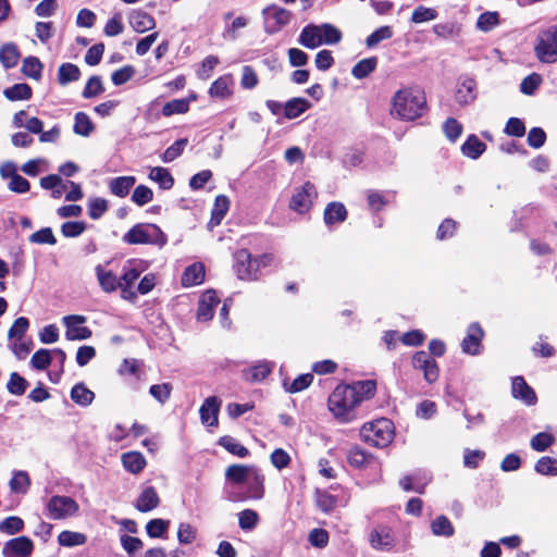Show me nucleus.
I'll return each mask as SVG.
<instances>
[{
	"instance_id": "1",
	"label": "nucleus",
	"mask_w": 557,
	"mask_h": 557,
	"mask_svg": "<svg viewBox=\"0 0 557 557\" xmlns=\"http://www.w3.org/2000/svg\"><path fill=\"white\" fill-rule=\"evenodd\" d=\"M426 110L424 91L417 86L398 89L391 100V114L401 121H414Z\"/></svg>"
},
{
	"instance_id": "2",
	"label": "nucleus",
	"mask_w": 557,
	"mask_h": 557,
	"mask_svg": "<svg viewBox=\"0 0 557 557\" xmlns=\"http://www.w3.org/2000/svg\"><path fill=\"white\" fill-rule=\"evenodd\" d=\"M358 406L357 392L350 388V385H338L327 400L330 412L341 423L351 422L355 419V409Z\"/></svg>"
},
{
	"instance_id": "3",
	"label": "nucleus",
	"mask_w": 557,
	"mask_h": 557,
	"mask_svg": "<svg viewBox=\"0 0 557 557\" xmlns=\"http://www.w3.org/2000/svg\"><path fill=\"white\" fill-rule=\"evenodd\" d=\"M123 242L128 245H154L163 247L166 242V235L156 224L139 223L134 225L123 235Z\"/></svg>"
},
{
	"instance_id": "4",
	"label": "nucleus",
	"mask_w": 557,
	"mask_h": 557,
	"mask_svg": "<svg viewBox=\"0 0 557 557\" xmlns=\"http://www.w3.org/2000/svg\"><path fill=\"white\" fill-rule=\"evenodd\" d=\"M360 436L374 447H386L394 438L393 422L386 418L368 422L362 425Z\"/></svg>"
},
{
	"instance_id": "5",
	"label": "nucleus",
	"mask_w": 557,
	"mask_h": 557,
	"mask_svg": "<svg viewBox=\"0 0 557 557\" xmlns=\"http://www.w3.org/2000/svg\"><path fill=\"white\" fill-rule=\"evenodd\" d=\"M234 259L237 277L243 281H255L258 278L260 268L269 265L272 257L263 255L252 258L247 249H240L235 252Z\"/></svg>"
},
{
	"instance_id": "6",
	"label": "nucleus",
	"mask_w": 557,
	"mask_h": 557,
	"mask_svg": "<svg viewBox=\"0 0 557 557\" xmlns=\"http://www.w3.org/2000/svg\"><path fill=\"white\" fill-rule=\"evenodd\" d=\"M317 198L318 191L314 184L307 181L294 189L289 201V209L299 214H305L310 211Z\"/></svg>"
},
{
	"instance_id": "7",
	"label": "nucleus",
	"mask_w": 557,
	"mask_h": 557,
	"mask_svg": "<svg viewBox=\"0 0 557 557\" xmlns=\"http://www.w3.org/2000/svg\"><path fill=\"white\" fill-rule=\"evenodd\" d=\"M535 53L542 62L552 63L557 60V25L540 33Z\"/></svg>"
},
{
	"instance_id": "8",
	"label": "nucleus",
	"mask_w": 557,
	"mask_h": 557,
	"mask_svg": "<svg viewBox=\"0 0 557 557\" xmlns=\"http://www.w3.org/2000/svg\"><path fill=\"white\" fill-rule=\"evenodd\" d=\"M47 510L51 519L64 520L76 516L79 505L70 496L55 495L48 500Z\"/></svg>"
},
{
	"instance_id": "9",
	"label": "nucleus",
	"mask_w": 557,
	"mask_h": 557,
	"mask_svg": "<svg viewBox=\"0 0 557 557\" xmlns=\"http://www.w3.org/2000/svg\"><path fill=\"white\" fill-rule=\"evenodd\" d=\"M262 16L265 33L276 34L290 23L293 13L285 8L271 4L262 10Z\"/></svg>"
},
{
	"instance_id": "10",
	"label": "nucleus",
	"mask_w": 557,
	"mask_h": 557,
	"mask_svg": "<svg viewBox=\"0 0 557 557\" xmlns=\"http://www.w3.org/2000/svg\"><path fill=\"white\" fill-rule=\"evenodd\" d=\"M87 319L85 315L72 314L65 315L62 323L65 326V338L67 341H84L91 336V330L85 325Z\"/></svg>"
},
{
	"instance_id": "11",
	"label": "nucleus",
	"mask_w": 557,
	"mask_h": 557,
	"mask_svg": "<svg viewBox=\"0 0 557 557\" xmlns=\"http://www.w3.org/2000/svg\"><path fill=\"white\" fill-rule=\"evenodd\" d=\"M369 544L375 550H392L396 544L392 528L385 524L375 525L369 533Z\"/></svg>"
},
{
	"instance_id": "12",
	"label": "nucleus",
	"mask_w": 557,
	"mask_h": 557,
	"mask_svg": "<svg viewBox=\"0 0 557 557\" xmlns=\"http://www.w3.org/2000/svg\"><path fill=\"white\" fill-rule=\"evenodd\" d=\"M245 485L247 486V497L251 499H261L264 495V475L261 471L256 467L249 479L246 481ZM246 496L244 495H230L228 499L233 502L244 500Z\"/></svg>"
},
{
	"instance_id": "13",
	"label": "nucleus",
	"mask_w": 557,
	"mask_h": 557,
	"mask_svg": "<svg viewBox=\"0 0 557 557\" xmlns=\"http://www.w3.org/2000/svg\"><path fill=\"white\" fill-rule=\"evenodd\" d=\"M34 550V543L27 536H18L8 541L2 547L4 557H29Z\"/></svg>"
},
{
	"instance_id": "14",
	"label": "nucleus",
	"mask_w": 557,
	"mask_h": 557,
	"mask_svg": "<svg viewBox=\"0 0 557 557\" xmlns=\"http://www.w3.org/2000/svg\"><path fill=\"white\" fill-rule=\"evenodd\" d=\"M222 401L216 396L206 398L200 406L199 414L201 423L209 428H215L219 424V412Z\"/></svg>"
},
{
	"instance_id": "15",
	"label": "nucleus",
	"mask_w": 557,
	"mask_h": 557,
	"mask_svg": "<svg viewBox=\"0 0 557 557\" xmlns=\"http://www.w3.org/2000/svg\"><path fill=\"white\" fill-rule=\"evenodd\" d=\"M484 336V332L479 323H471L468 326L467 335L462 339L461 348L465 354L479 355L481 352V342Z\"/></svg>"
},
{
	"instance_id": "16",
	"label": "nucleus",
	"mask_w": 557,
	"mask_h": 557,
	"mask_svg": "<svg viewBox=\"0 0 557 557\" xmlns=\"http://www.w3.org/2000/svg\"><path fill=\"white\" fill-rule=\"evenodd\" d=\"M220 304V298L214 290H207L202 294L198 310L197 319L199 321H209L213 317L214 308Z\"/></svg>"
},
{
	"instance_id": "17",
	"label": "nucleus",
	"mask_w": 557,
	"mask_h": 557,
	"mask_svg": "<svg viewBox=\"0 0 557 557\" xmlns=\"http://www.w3.org/2000/svg\"><path fill=\"white\" fill-rule=\"evenodd\" d=\"M511 392L515 398L522 400L528 406L536 403L534 389L527 384L522 376H516L512 380Z\"/></svg>"
},
{
	"instance_id": "18",
	"label": "nucleus",
	"mask_w": 557,
	"mask_h": 557,
	"mask_svg": "<svg viewBox=\"0 0 557 557\" xmlns=\"http://www.w3.org/2000/svg\"><path fill=\"white\" fill-rule=\"evenodd\" d=\"M476 83L471 77H461L458 83L456 99L459 104H469L475 97Z\"/></svg>"
},
{
	"instance_id": "19",
	"label": "nucleus",
	"mask_w": 557,
	"mask_h": 557,
	"mask_svg": "<svg viewBox=\"0 0 557 557\" xmlns=\"http://www.w3.org/2000/svg\"><path fill=\"white\" fill-rule=\"evenodd\" d=\"M234 81L232 75L226 74L215 79L209 88V95L213 98L226 99L232 96Z\"/></svg>"
},
{
	"instance_id": "20",
	"label": "nucleus",
	"mask_w": 557,
	"mask_h": 557,
	"mask_svg": "<svg viewBox=\"0 0 557 557\" xmlns=\"http://www.w3.org/2000/svg\"><path fill=\"white\" fill-rule=\"evenodd\" d=\"M255 468V466L232 465L227 467L225 471V478L232 484L245 485Z\"/></svg>"
},
{
	"instance_id": "21",
	"label": "nucleus",
	"mask_w": 557,
	"mask_h": 557,
	"mask_svg": "<svg viewBox=\"0 0 557 557\" xmlns=\"http://www.w3.org/2000/svg\"><path fill=\"white\" fill-rule=\"evenodd\" d=\"M121 461L124 469L132 474L140 473L147 465L146 458L139 451H127L122 454Z\"/></svg>"
},
{
	"instance_id": "22",
	"label": "nucleus",
	"mask_w": 557,
	"mask_h": 557,
	"mask_svg": "<svg viewBox=\"0 0 557 557\" xmlns=\"http://www.w3.org/2000/svg\"><path fill=\"white\" fill-rule=\"evenodd\" d=\"M298 42L308 49H315L323 45L320 27L313 24L304 27L299 35Z\"/></svg>"
},
{
	"instance_id": "23",
	"label": "nucleus",
	"mask_w": 557,
	"mask_h": 557,
	"mask_svg": "<svg viewBox=\"0 0 557 557\" xmlns=\"http://www.w3.org/2000/svg\"><path fill=\"white\" fill-rule=\"evenodd\" d=\"M129 24L135 32L145 33L154 28L156 21L150 14L135 10L129 14Z\"/></svg>"
},
{
	"instance_id": "24",
	"label": "nucleus",
	"mask_w": 557,
	"mask_h": 557,
	"mask_svg": "<svg viewBox=\"0 0 557 557\" xmlns=\"http://www.w3.org/2000/svg\"><path fill=\"white\" fill-rule=\"evenodd\" d=\"M95 271L99 285L103 292L112 293L119 288L120 280H117L112 271L104 269L100 264L96 267Z\"/></svg>"
},
{
	"instance_id": "25",
	"label": "nucleus",
	"mask_w": 557,
	"mask_h": 557,
	"mask_svg": "<svg viewBox=\"0 0 557 557\" xmlns=\"http://www.w3.org/2000/svg\"><path fill=\"white\" fill-rule=\"evenodd\" d=\"M141 263L137 260H128L123 265V274L120 278V286H133L143 272Z\"/></svg>"
},
{
	"instance_id": "26",
	"label": "nucleus",
	"mask_w": 557,
	"mask_h": 557,
	"mask_svg": "<svg viewBox=\"0 0 557 557\" xmlns=\"http://www.w3.org/2000/svg\"><path fill=\"white\" fill-rule=\"evenodd\" d=\"M347 218V210L342 202H330L323 214V219L326 225H333L335 223L344 222Z\"/></svg>"
},
{
	"instance_id": "27",
	"label": "nucleus",
	"mask_w": 557,
	"mask_h": 557,
	"mask_svg": "<svg viewBox=\"0 0 557 557\" xmlns=\"http://www.w3.org/2000/svg\"><path fill=\"white\" fill-rule=\"evenodd\" d=\"M159 496L152 486L144 488L137 498L136 508L141 512H148L158 507Z\"/></svg>"
},
{
	"instance_id": "28",
	"label": "nucleus",
	"mask_w": 557,
	"mask_h": 557,
	"mask_svg": "<svg viewBox=\"0 0 557 557\" xmlns=\"http://www.w3.org/2000/svg\"><path fill=\"white\" fill-rule=\"evenodd\" d=\"M205 280V267L201 263H194L186 268L182 275V284L185 287L199 285Z\"/></svg>"
},
{
	"instance_id": "29",
	"label": "nucleus",
	"mask_w": 557,
	"mask_h": 557,
	"mask_svg": "<svg viewBox=\"0 0 557 557\" xmlns=\"http://www.w3.org/2000/svg\"><path fill=\"white\" fill-rule=\"evenodd\" d=\"M311 108V103L305 98H293L284 104V115L288 120L296 119Z\"/></svg>"
},
{
	"instance_id": "30",
	"label": "nucleus",
	"mask_w": 557,
	"mask_h": 557,
	"mask_svg": "<svg viewBox=\"0 0 557 557\" xmlns=\"http://www.w3.org/2000/svg\"><path fill=\"white\" fill-rule=\"evenodd\" d=\"M135 183L134 176H119L109 182V189L113 195L123 198L128 195Z\"/></svg>"
},
{
	"instance_id": "31",
	"label": "nucleus",
	"mask_w": 557,
	"mask_h": 557,
	"mask_svg": "<svg viewBox=\"0 0 557 557\" xmlns=\"http://www.w3.org/2000/svg\"><path fill=\"white\" fill-rule=\"evenodd\" d=\"M228 209H230V199L224 195L218 196L214 200L209 225L211 227L218 226L221 223V221L224 219Z\"/></svg>"
},
{
	"instance_id": "32",
	"label": "nucleus",
	"mask_w": 557,
	"mask_h": 557,
	"mask_svg": "<svg viewBox=\"0 0 557 557\" xmlns=\"http://www.w3.org/2000/svg\"><path fill=\"white\" fill-rule=\"evenodd\" d=\"M71 399L82 407H87L94 401L95 393L84 383H77L71 389Z\"/></svg>"
},
{
	"instance_id": "33",
	"label": "nucleus",
	"mask_w": 557,
	"mask_h": 557,
	"mask_svg": "<svg viewBox=\"0 0 557 557\" xmlns=\"http://www.w3.org/2000/svg\"><path fill=\"white\" fill-rule=\"evenodd\" d=\"M273 366L269 362H260L244 371V379L256 383L263 381L272 371Z\"/></svg>"
},
{
	"instance_id": "34",
	"label": "nucleus",
	"mask_w": 557,
	"mask_h": 557,
	"mask_svg": "<svg viewBox=\"0 0 557 557\" xmlns=\"http://www.w3.org/2000/svg\"><path fill=\"white\" fill-rule=\"evenodd\" d=\"M79 77L81 70L73 63H62L58 70V82L62 86H65L72 82H76L79 79Z\"/></svg>"
},
{
	"instance_id": "35",
	"label": "nucleus",
	"mask_w": 557,
	"mask_h": 557,
	"mask_svg": "<svg viewBox=\"0 0 557 557\" xmlns=\"http://www.w3.org/2000/svg\"><path fill=\"white\" fill-rule=\"evenodd\" d=\"M9 485L11 492L16 494H26L30 487V478L26 471H13Z\"/></svg>"
},
{
	"instance_id": "36",
	"label": "nucleus",
	"mask_w": 557,
	"mask_h": 557,
	"mask_svg": "<svg viewBox=\"0 0 557 557\" xmlns=\"http://www.w3.org/2000/svg\"><path fill=\"white\" fill-rule=\"evenodd\" d=\"M486 149V145L475 135H470L461 146L462 153L471 159H478Z\"/></svg>"
},
{
	"instance_id": "37",
	"label": "nucleus",
	"mask_w": 557,
	"mask_h": 557,
	"mask_svg": "<svg viewBox=\"0 0 557 557\" xmlns=\"http://www.w3.org/2000/svg\"><path fill=\"white\" fill-rule=\"evenodd\" d=\"M87 542L84 533L64 530L58 535V543L63 547L82 546Z\"/></svg>"
},
{
	"instance_id": "38",
	"label": "nucleus",
	"mask_w": 557,
	"mask_h": 557,
	"mask_svg": "<svg viewBox=\"0 0 557 557\" xmlns=\"http://www.w3.org/2000/svg\"><path fill=\"white\" fill-rule=\"evenodd\" d=\"M373 457L358 446L351 447L347 453V461L355 468H362L371 463Z\"/></svg>"
},
{
	"instance_id": "39",
	"label": "nucleus",
	"mask_w": 557,
	"mask_h": 557,
	"mask_svg": "<svg viewBox=\"0 0 557 557\" xmlns=\"http://www.w3.org/2000/svg\"><path fill=\"white\" fill-rule=\"evenodd\" d=\"M149 178L158 183L162 189H171L174 185V178L165 168H152L149 173Z\"/></svg>"
},
{
	"instance_id": "40",
	"label": "nucleus",
	"mask_w": 557,
	"mask_h": 557,
	"mask_svg": "<svg viewBox=\"0 0 557 557\" xmlns=\"http://www.w3.org/2000/svg\"><path fill=\"white\" fill-rule=\"evenodd\" d=\"M3 95L11 101L28 100L32 97V88L25 83H20L4 89Z\"/></svg>"
},
{
	"instance_id": "41",
	"label": "nucleus",
	"mask_w": 557,
	"mask_h": 557,
	"mask_svg": "<svg viewBox=\"0 0 557 557\" xmlns=\"http://www.w3.org/2000/svg\"><path fill=\"white\" fill-rule=\"evenodd\" d=\"M18 58L20 52L14 44H5L0 48V62L5 69L15 66Z\"/></svg>"
},
{
	"instance_id": "42",
	"label": "nucleus",
	"mask_w": 557,
	"mask_h": 557,
	"mask_svg": "<svg viewBox=\"0 0 557 557\" xmlns=\"http://www.w3.org/2000/svg\"><path fill=\"white\" fill-rule=\"evenodd\" d=\"M430 481V478L424 475L422 479L418 478V475H407L400 480V486L407 492H417L422 494L424 488Z\"/></svg>"
},
{
	"instance_id": "43",
	"label": "nucleus",
	"mask_w": 557,
	"mask_h": 557,
	"mask_svg": "<svg viewBox=\"0 0 557 557\" xmlns=\"http://www.w3.org/2000/svg\"><path fill=\"white\" fill-rule=\"evenodd\" d=\"M432 533L436 536L450 537L455 529L451 522L445 516H438L431 522Z\"/></svg>"
},
{
	"instance_id": "44",
	"label": "nucleus",
	"mask_w": 557,
	"mask_h": 557,
	"mask_svg": "<svg viewBox=\"0 0 557 557\" xmlns=\"http://www.w3.org/2000/svg\"><path fill=\"white\" fill-rule=\"evenodd\" d=\"M219 445L225 448L228 453L239 458H245L249 455V450L245 446H243L238 441L228 435L222 436L219 440Z\"/></svg>"
},
{
	"instance_id": "45",
	"label": "nucleus",
	"mask_w": 557,
	"mask_h": 557,
	"mask_svg": "<svg viewBox=\"0 0 557 557\" xmlns=\"http://www.w3.org/2000/svg\"><path fill=\"white\" fill-rule=\"evenodd\" d=\"M312 380H313L312 374L306 373V374L299 375L298 377L293 380L290 383L287 380H284L283 386L286 392L295 394V393H299V392L306 389L307 387H309L310 384L312 383Z\"/></svg>"
},
{
	"instance_id": "46",
	"label": "nucleus",
	"mask_w": 557,
	"mask_h": 557,
	"mask_svg": "<svg viewBox=\"0 0 557 557\" xmlns=\"http://www.w3.org/2000/svg\"><path fill=\"white\" fill-rule=\"evenodd\" d=\"M22 72L34 79H39L41 77L42 64L36 57H28L23 61Z\"/></svg>"
},
{
	"instance_id": "47",
	"label": "nucleus",
	"mask_w": 557,
	"mask_h": 557,
	"mask_svg": "<svg viewBox=\"0 0 557 557\" xmlns=\"http://www.w3.org/2000/svg\"><path fill=\"white\" fill-rule=\"evenodd\" d=\"M24 529V521L17 516H10L0 522V532L14 535Z\"/></svg>"
},
{
	"instance_id": "48",
	"label": "nucleus",
	"mask_w": 557,
	"mask_h": 557,
	"mask_svg": "<svg viewBox=\"0 0 557 557\" xmlns=\"http://www.w3.org/2000/svg\"><path fill=\"white\" fill-rule=\"evenodd\" d=\"M376 67V59L375 58H367L359 61L351 71L354 77L361 79L367 77L370 73H372Z\"/></svg>"
},
{
	"instance_id": "49",
	"label": "nucleus",
	"mask_w": 557,
	"mask_h": 557,
	"mask_svg": "<svg viewBox=\"0 0 557 557\" xmlns=\"http://www.w3.org/2000/svg\"><path fill=\"white\" fill-rule=\"evenodd\" d=\"M189 109V101L187 99H174L166 102L162 108V114L164 116H171L173 114L186 113Z\"/></svg>"
},
{
	"instance_id": "50",
	"label": "nucleus",
	"mask_w": 557,
	"mask_h": 557,
	"mask_svg": "<svg viewBox=\"0 0 557 557\" xmlns=\"http://www.w3.org/2000/svg\"><path fill=\"white\" fill-rule=\"evenodd\" d=\"M94 129L92 122L84 112L75 114L74 133L81 136H88Z\"/></svg>"
},
{
	"instance_id": "51",
	"label": "nucleus",
	"mask_w": 557,
	"mask_h": 557,
	"mask_svg": "<svg viewBox=\"0 0 557 557\" xmlns=\"http://www.w3.org/2000/svg\"><path fill=\"white\" fill-rule=\"evenodd\" d=\"M535 471L542 475H557V459L548 456L540 458L535 463Z\"/></svg>"
},
{
	"instance_id": "52",
	"label": "nucleus",
	"mask_w": 557,
	"mask_h": 557,
	"mask_svg": "<svg viewBox=\"0 0 557 557\" xmlns=\"http://www.w3.org/2000/svg\"><path fill=\"white\" fill-rule=\"evenodd\" d=\"M52 360V351L48 349H39L33 355L30 364L36 370H45L51 364Z\"/></svg>"
},
{
	"instance_id": "53",
	"label": "nucleus",
	"mask_w": 557,
	"mask_h": 557,
	"mask_svg": "<svg viewBox=\"0 0 557 557\" xmlns=\"http://www.w3.org/2000/svg\"><path fill=\"white\" fill-rule=\"evenodd\" d=\"M170 525V521L152 519L146 524L147 534L152 539L163 537Z\"/></svg>"
},
{
	"instance_id": "54",
	"label": "nucleus",
	"mask_w": 557,
	"mask_h": 557,
	"mask_svg": "<svg viewBox=\"0 0 557 557\" xmlns=\"http://www.w3.org/2000/svg\"><path fill=\"white\" fill-rule=\"evenodd\" d=\"M197 539V529L188 522H181L177 529V540L181 544H191Z\"/></svg>"
},
{
	"instance_id": "55",
	"label": "nucleus",
	"mask_w": 557,
	"mask_h": 557,
	"mask_svg": "<svg viewBox=\"0 0 557 557\" xmlns=\"http://www.w3.org/2000/svg\"><path fill=\"white\" fill-rule=\"evenodd\" d=\"M323 44L335 45L341 41L342 33L331 24H322L319 26Z\"/></svg>"
},
{
	"instance_id": "56",
	"label": "nucleus",
	"mask_w": 557,
	"mask_h": 557,
	"mask_svg": "<svg viewBox=\"0 0 557 557\" xmlns=\"http://www.w3.org/2000/svg\"><path fill=\"white\" fill-rule=\"evenodd\" d=\"M187 143L188 140L186 138L176 140L173 145L165 149V151L162 154V161L165 163L174 161L183 153L185 147L187 146Z\"/></svg>"
},
{
	"instance_id": "57",
	"label": "nucleus",
	"mask_w": 557,
	"mask_h": 557,
	"mask_svg": "<svg viewBox=\"0 0 557 557\" xmlns=\"http://www.w3.org/2000/svg\"><path fill=\"white\" fill-rule=\"evenodd\" d=\"M103 91H104V87H103L101 78L99 76L95 75V76H91L87 81L82 95L85 99H90V98H94V97L102 94Z\"/></svg>"
},
{
	"instance_id": "58",
	"label": "nucleus",
	"mask_w": 557,
	"mask_h": 557,
	"mask_svg": "<svg viewBox=\"0 0 557 557\" xmlns=\"http://www.w3.org/2000/svg\"><path fill=\"white\" fill-rule=\"evenodd\" d=\"M259 521L258 513L252 509H245L238 515V524L242 530H252Z\"/></svg>"
},
{
	"instance_id": "59",
	"label": "nucleus",
	"mask_w": 557,
	"mask_h": 557,
	"mask_svg": "<svg viewBox=\"0 0 557 557\" xmlns=\"http://www.w3.org/2000/svg\"><path fill=\"white\" fill-rule=\"evenodd\" d=\"M172 392L170 383L153 384L149 388V394L160 404L169 400Z\"/></svg>"
},
{
	"instance_id": "60",
	"label": "nucleus",
	"mask_w": 557,
	"mask_h": 557,
	"mask_svg": "<svg viewBox=\"0 0 557 557\" xmlns=\"http://www.w3.org/2000/svg\"><path fill=\"white\" fill-rule=\"evenodd\" d=\"M436 17H437L436 10H434L432 8H426L423 5L417 7L411 14V21L416 24L433 21Z\"/></svg>"
},
{
	"instance_id": "61",
	"label": "nucleus",
	"mask_w": 557,
	"mask_h": 557,
	"mask_svg": "<svg viewBox=\"0 0 557 557\" xmlns=\"http://www.w3.org/2000/svg\"><path fill=\"white\" fill-rule=\"evenodd\" d=\"M29 242L38 245H54L57 239L51 227H44L29 236Z\"/></svg>"
},
{
	"instance_id": "62",
	"label": "nucleus",
	"mask_w": 557,
	"mask_h": 557,
	"mask_svg": "<svg viewBox=\"0 0 557 557\" xmlns=\"http://www.w3.org/2000/svg\"><path fill=\"white\" fill-rule=\"evenodd\" d=\"M86 230V224L83 221L65 222L61 225V233L64 237L73 238L78 237Z\"/></svg>"
},
{
	"instance_id": "63",
	"label": "nucleus",
	"mask_w": 557,
	"mask_h": 557,
	"mask_svg": "<svg viewBox=\"0 0 557 557\" xmlns=\"http://www.w3.org/2000/svg\"><path fill=\"white\" fill-rule=\"evenodd\" d=\"M108 210V202L103 198H91L88 201V214L92 220L100 219Z\"/></svg>"
},
{
	"instance_id": "64",
	"label": "nucleus",
	"mask_w": 557,
	"mask_h": 557,
	"mask_svg": "<svg viewBox=\"0 0 557 557\" xmlns=\"http://www.w3.org/2000/svg\"><path fill=\"white\" fill-rule=\"evenodd\" d=\"M392 36V28L389 26H382L367 37L366 44L369 48H373L382 40L389 39Z\"/></svg>"
}]
</instances>
